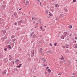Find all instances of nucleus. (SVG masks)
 Listing matches in <instances>:
<instances>
[{"label":"nucleus","instance_id":"9d476101","mask_svg":"<svg viewBox=\"0 0 77 77\" xmlns=\"http://www.w3.org/2000/svg\"><path fill=\"white\" fill-rule=\"evenodd\" d=\"M3 56L2 55V54H0V58H3Z\"/></svg>","mask_w":77,"mask_h":77},{"label":"nucleus","instance_id":"a19ab883","mask_svg":"<svg viewBox=\"0 0 77 77\" xmlns=\"http://www.w3.org/2000/svg\"><path fill=\"white\" fill-rule=\"evenodd\" d=\"M48 68H49L48 67H47V68H46V70L47 69H48Z\"/></svg>","mask_w":77,"mask_h":77},{"label":"nucleus","instance_id":"4468645a","mask_svg":"<svg viewBox=\"0 0 77 77\" xmlns=\"http://www.w3.org/2000/svg\"><path fill=\"white\" fill-rule=\"evenodd\" d=\"M40 51L41 52V53H42V48H40Z\"/></svg>","mask_w":77,"mask_h":77},{"label":"nucleus","instance_id":"39448f33","mask_svg":"<svg viewBox=\"0 0 77 77\" xmlns=\"http://www.w3.org/2000/svg\"><path fill=\"white\" fill-rule=\"evenodd\" d=\"M13 16L14 17H17V13L16 12L15 13L13 14Z\"/></svg>","mask_w":77,"mask_h":77},{"label":"nucleus","instance_id":"49530a36","mask_svg":"<svg viewBox=\"0 0 77 77\" xmlns=\"http://www.w3.org/2000/svg\"><path fill=\"white\" fill-rule=\"evenodd\" d=\"M19 66H20V67H21V65H22V64H20L19 65Z\"/></svg>","mask_w":77,"mask_h":77},{"label":"nucleus","instance_id":"13d9d810","mask_svg":"<svg viewBox=\"0 0 77 77\" xmlns=\"http://www.w3.org/2000/svg\"><path fill=\"white\" fill-rule=\"evenodd\" d=\"M69 36H72V34H70V35H69Z\"/></svg>","mask_w":77,"mask_h":77},{"label":"nucleus","instance_id":"a211bd4d","mask_svg":"<svg viewBox=\"0 0 77 77\" xmlns=\"http://www.w3.org/2000/svg\"><path fill=\"white\" fill-rule=\"evenodd\" d=\"M48 53H51V50H49L48 51Z\"/></svg>","mask_w":77,"mask_h":77},{"label":"nucleus","instance_id":"6e6552de","mask_svg":"<svg viewBox=\"0 0 77 77\" xmlns=\"http://www.w3.org/2000/svg\"><path fill=\"white\" fill-rule=\"evenodd\" d=\"M18 24L20 26V25H21V23L20 22V21H19L18 22Z\"/></svg>","mask_w":77,"mask_h":77},{"label":"nucleus","instance_id":"6ab92c4d","mask_svg":"<svg viewBox=\"0 0 77 77\" xmlns=\"http://www.w3.org/2000/svg\"><path fill=\"white\" fill-rule=\"evenodd\" d=\"M16 41V39H15V38L13 39L12 40V42H15Z\"/></svg>","mask_w":77,"mask_h":77},{"label":"nucleus","instance_id":"603ef678","mask_svg":"<svg viewBox=\"0 0 77 77\" xmlns=\"http://www.w3.org/2000/svg\"><path fill=\"white\" fill-rule=\"evenodd\" d=\"M45 29H43V30L42 31V32H43V31H45Z\"/></svg>","mask_w":77,"mask_h":77},{"label":"nucleus","instance_id":"bb28decb","mask_svg":"<svg viewBox=\"0 0 77 77\" xmlns=\"http://www.w3.org/2000/svg\"><path fill=\"white\" fill-rule=\"evenodd\" d=\"M14 25L15 26H17V23L16 22L15 23H14Z\"/></svg>","mask_w":77,"mask_h":77},{"label":"nucleus","instance_id":"c85d7f7f","mask_svg":"<svg viewBox=\"0 0 77 77\" xmlns=\"http://www.w3.org/2000/svg\"><path fill=\"white\" fill-rule=\"evenodd\" d=\"M40 29H41V30H42V26H40Z\"/></svg>","mask_w":77,"mask_h":77},{"label":"nucleus","instance_id":"ea45409f","mask_svg":"<svg viewBox=\"0 0 77 77\" xmlns=\"http://www.w3.org/2000/svg\"><path fill=\"white\" fill-rule=\"evenodd\" d=\"M17 67H18L19 68H20V66H17Z\"/></svg>","mask_w":77,"mask_h":77},{"label":"nucleus","instance_id":"c9c22d12","mask_svg":"<svg viewBox=\"0 0 77 77\" xmlns=\"http://www.w3.org/2000/svg\"><path fill=\"white\" fill-rule=\"evenodd\" d=\"M43 61H44V62H46V59H44L43 60Z\"/></svg>","mask_w":77,"mask_h":77},{"label":"nucleus","instance_id":"f3484780","mask_svg":"<svg viewBox=\"0 0 77 77\" xmlns=\"http://www.w3.org/2000/svg\"><path fill=\"white\" fill-rule=\"evenodd\" d=\"M2 73L3 75H6V73L4 72H2Z\"/></svg>","mask_w":77,"mask_h":77},{"label":"nucleus","instance_id":"5fc2aeb1","mask_svg":"<svg viewBox=\"0 0 77 77\" xmlns=\"http://www.w3.org/2000/svg\"><path fill=\"white\" fill-rule=\"evenodd\" d=\"M17 30H19V29H18V28H17Z\"/></svg>","mask_w":77,"mask_h":77},{"label":"nucleus","instance_id":"052dcab7","mask_svg":"<svg viewBox=\"0 0 77 77\" xmlns=\"http://www.w3.org/2000/svg\"><path fill=\"white\" fill-rule=\"evenodd\" d=\"M35 28H36L38 27V26H35Z\"/></svg>","mask_w":77,"mask_h":77},{"label":"nucleus","instance_id":"1a4fd4ad","mask_svg":"<svg viewBox=\"0 0 77 77\" xmlns=\"http://www.w3.org/2000/svg\"><path fill=\"white\" fill-rule=\"evenodd\" d=\"M55 7L56 8H59V5L58 4H56L55 5Z\"/></svg>","mask_w":77,"mask_h":77},{"label":"nucleus","instance_id":"7ed1b4c3","mask_svg":"<svg viewBox=\"0 0 77 77\" xmlns=\"http://www.w3.org/2000/svg\"><path fill=\"white\" fill-rule=\"evenodd\" d=\"M19 60L18 59H17L15 61L16 64V65H18V64H19Z\"/></svg>","mask_w":77,"mask_h":77},{"label":"nucleus","instance_id":"3c124183","mask_svg":"<svg viewBox=\"0 0 77 77\" xmlns=\"http://www.w3.org/2000/svg\"><path fill=\"white\" fill-rule=\"evenodd\" d=\"M55 20H57V21L58 20L57 19V17L55 19Z\"/></svg>","mask_w":77,"mask_h":77},{"label":"nucleus","instance_id":"de8ad7c7","mask_svg":"<svg viewBox=\"0 0 77 77\" xmlns=\"http://www.w3.org/2000/svg\"><path fill=\"white\" fill-rule=\"evenodd\" d=\"M75 39H77V37H75Z\"/></svg>","mask_w":77,"mask_h":77},{"label":"nucleus","instance_id":"5701e85b","mask_svg":"<svg viewBox=\"0 0 77 77\" xmlns=\"http://www.w3.org/2000/svg\"><path fill=\"white\" fill-rule=\"evenodd\" d=\"M20 21L21 23H23V20H20Z\"/></svg>","mask_w":77,"mask_h":77},{"label":"nucleus","instance_id":"8fccbe9b","mask_svg":"<svg viewBox=\"0 0 77 77\" xmlns=\"http://www.w3.org/2000/svg\"><path fill=\"white\" fill-rule=\"evenodd\" d=\"M66 48H69V47H68V46H66Z\"/></svg>","mask_w":77,"mask_h":77},{"label":"nucleus","instance_id":"423d86ee","mask_svg":"<svg viewBox=\"0 0 77 77\" xmlns=\"http://www.w3.org/2000/svg\"><path fill=\"white\" fill-rule=\"evenodd\" d=\"M59 18H63V14H60Z\"/></svg>","mask_w":77,"mask_h":77},{"label":"nucleus","instance_id":"20e7f679","mask_svg":"<svg viewBox=\"0 0 77 77\" xmlns=\"http://www.w3.org/2000/svg\"><path fill=\"white\" fill-rule=\"evenodd\" d=\"M13 58L12 57V55H10L9 56V60H12Z\"/></svg>","mask_w":77,"mask_h":77},{"label":"nucleus","instance_id":"338daca9","mask_svg":"<svg viewBox=\"0 0 77 77\" xmlns=\"http://www.w3.org/2000/svg\"><path fill=\"white\" fill-rule=\"evenodd\" d=\"M32 20H33V17H32Z\"/></svg>","mask_w":77,"mask_h":77},{"label":"nucleus","instance_id":"864d4df0","mask_svg":"<svg viewBox=\"0 0 77 77\" xmlns=\"http://www.w3.org/2000/svg\"><path fill=\"white\" fill-rule=\"evenodd\" d=\"M66 46H68V44H66Z\"/></svg>","mask_w":77,"mask_h":77},{"label":"nucleus","instance_id":"a18cd8bd","mask_svg":"<svg viewBox=\"0 0 77 77\" xmlns=\"http://www.w3.org/2000/svg\"><path fill=\"white\" fill-rule=\"evenodd\" d=\"M50 45H51V46H52V44H51L50 43Z\"/></svg>","mask_w":77,"mask_h":77},{"label":"nucleus","instance_id":"e2e57ef3","mask_svg":"<svg viewBox=\"0 0 77 77\" xmlns=\"http://www.w3.org/2000/svg\"><path fill=\"white\" fill-rule=\"evenodd\" d=\"M39 3H40V5H41V2H40Z\"/></svg>","mask_w":77,"mask_h":77},{"label":"nucleus","instance_id":"2f4dec72","mask_svg":"<svg viewBox=\"0 0 77 77\" xmlns=\"http://www.w3.org/2000/svg\"><path fill=\"white\" fill-rule=\"evenodd\" d=\"M44 66H47V65L46 64H44Z\"/></svg>","mask_w":77,"mask_h":77},{"label":"nucleus","instance_id":"4be33fe9","mask_svg":"<svg viewBox=\"0 0 77 77\" xmlns=\"http://www.w3.org/2000/svg\"><path fill=\"white\" fill-rule=\"evenodd\" d=\"M15 36H11V39H13V38H15Z\"/></svg>","mask_w":77,"mask_h":77},{"label":"nucleus","instance_id":"e433bc0d","mask_svg":"<svg viewBox=\"0 0 77 77\" xmlns=\"http://www.w3.org/2000/svg\"><path fill=\"white\" fill-rule=\"evenodd\" d=\"M12 63L13 65H14V61H12Z\"/></svg>","mask_w":77,"mask_h":77},{"label":"nucleus","instance_id":"c756f323","mask_svg":"<svg viewBox=\"0 0 77 77\" xmlns=\"http://www.w3.org/2000/svg\"><path fill=\"white\" fill-rule=\"evenodd\" d=\"M6 71H7L6 70H4V72L6 73Z\"/></svg>","mask_w":77,"mask_h":77},{"label":"nucleus","instance_id":"774afa93","mask_svg":"<svg viewBox=\"0 0 77 77\" xmlns=\"http://www.w3.org/2000/svg\"><path fill=\"white\" fill-rule=\"evenodd\" d=\"M75 61H76V62H77V60H75Z\"/></svg>","mask_w":77,"mask_h":77},{"label":"nucleus","instance_id":"b1692460","mask_svg":"<svg viewBox=\"0 0 77 77\" xmlns=\"http://www.w3.org/2000/svg\"><path fill=\"white\" fill-rule=\"evenodd\" d=\"M34 33V32H32L31 33V35L30 36H32V35H33V34Z\"/></svg>","mask_w":77,"mask_h":77},{"label":"nucleus","instance_id":"2eb2a0df","mask_svg":"<svg viewBox=\"0 0 77 77\" xmlns=\"http://www.w3.org/2000/svg\"><path fill=\"white\" fill-rule=\"evenodd\" d=\"M68 27L69 28V29H71V28L72 27V25H70Z\"/></svg>","mask_w":77,"mask_h":77},{"label":"nucleus","instance_id":"680f3d73","mask_svg":"<svg viewBox=\"0 0 77 77\" xmlns=\"http://www.w3.org/2000/svg\"><path fill=\"white\" fill-rule=\"evenodd\" d=\"M58 75H62V74H60H60H58Z\"/></svg>","mask_w":77,"mask_h":77},{"label":"nucleus","instance_id":"79ce46f5","mask_svg":"<svg viewBox=\"0 0 77 77\" xmlns=\"http://www.w3.org/2000/svg\"><path fill=\"white\" fill-rule=\"evenodd\" d=\"M69 38H67V41H69Z\"/></svg>","mask_w":77,"mask_h":77},{"label":"nucleus","instance_id":"cd10ccee","mask_svg":"<svg viewBox=\"0 0 77 77\" xmlns=\"http://www.w3.org/2000/svg\"><path fill=\"white\" fill-rule=\"evenodd\" d=\"M73 2H76V0H73Z\"/></svg>","mask_w":77,"mask_h":77},{"label":"nucleus","instance_id":"473e14b6","mask_svg":"<svg viewBox=\"0 0 77 77\" xmlns=\"http://www.w3.org/2000/svg\"><path fill=\"white\" fill-rule=\"evenodd\" d=\"M7 49H8V48H5L4 50H5V51H6V50H7Z\"/></svg>","mask_w":77,"mask_h":77},{"label":"nucleus","instance_id":"f8f14e48","mask_svg":"<svg viewBox=\"0 0 77 77\" xmlns=\"http://www.w3.org/2000/svg\"><path fill=\"white\" fill-rule=\"evenodd\" d=\"M64 36L63 35H62L61 37V39H64Z\"/></svg>","mask_w":77,"mask_h":77},{"label":"nucleus","instance_id":"ddd939ff","mask_svg":"<svg viewBox=\"0 0 77 77\" xmlns=\"http://www.w3.org/2000/svg\"><path fill=\"white\" fill-rule=\"evenodd\" d=\"M31 53L32 54H33V55H34V54H35V53H34L35 52L34 50H33L32 53V51H31Z\"/></svg>","mask_w":77,"mask_h":77},{"label":"nucleus","instance_id":"393cba45","mask_svg":"<svg viewBox=\"0 0 77 77\" xmlns=\"http://www.w3.org/2000/svg\"><path fill=\"white\" fill-rule=\"evenodd\" d=\"M65 11H66V12H68V9H67L66 8L65 9H64Z\"/></svg>","mask_w":77,"mask_h":77},{"label":"nucleus","instance_id":"58836bf2","mask_svg":"<svg viewBox=\"0 0 77 77\" xmlns=\"http://www.w3.org/2000/svg\"><path fill=\"white\" fill-rule=\"evenodd\" d=\"M34 56V55H31V57H33V56Z\"/></svg>","mask_w":77,"mask_h":77},{"label":"nucleus","instance_id":"4c0bfd02","mask_svg":"<svg viewBox=\"0 0 77 77\" xmlns=\"http://www.w3.org/2000/svg\"><path fill=\"white\" fill-rule=\"evenodd\" d=\"M68 62L70 63V65H71V63L70 62V61H69Z\"/></svg>","mask_w":77,"mask_h":77},{"label":"nucleus","instance_id":"69168bd1","mask_svg":"<svg viewBox=\"0 0 77 77\" xmlns=\"http://www.w3.org/2000/svg\"><path fill=\"white\" fill-rule=\"evenodd\" d=\"M46 26H44V27H46Z\"/></svg>","mask_w":77,"mask_h":77},{"label":"nucleus","instance_id":"37998d69","mask_svg":"<svg viewBox=\"0 0 77 77\" xmlns=\"http://www.w3.org/2000/svg\"><path fill=\"white\" fill-rule=\"evenodd\" d=\"M41 60H44V58H41Z\"/></svg>","mask_w":77,"mask_h":77},{"label":"nucleus","instance_id":"0eeeda50","mask_svg":"<svg viewBox=\"0 0 77 77\" xmlns=\"http://www.w3.org/2000/svg\"><path fill=\"white\" fill-rule=\"evenodd\" d=\"M4 60L5 62H8V59L7 58H5Z\"/></svg>","mask_w":77,"mask_h":77},{"label":"nucleus","instance_id":"412c9836","mask_svg":"<svg viewBox=\"0 0 77 77\" xmlns=\"http://www.w3.org/2000/svg\"><path fill=\"white\" fill-rule=\"evenodd\" d=\"M8 48H10L11 49L12 48L10 46V45H8Z\"/></svg>","mask_w":77,"mask_h":77},{"label":"nucleus","instance_id":"f03ea898","mask_svg":"<svg viewBox=\"0 0 77 77\" xmlns=\"http://www.w3.org/2000/svg\"><path fill=\"white\" fill-rule=\"evenodd\" d=\"M29 1H26V2L25 3V5L26 6H27V5H29Z\"/></svg>","mask_w":77,"mask_h":77},{"label":"nucleus","instance_id":"f704fd0d","mask_svg":"<svg viewBox=\"0 0 77 77\" xmlns=\"http://www.w3.org/2000/svg\"><path fill=\"white\" fill-rule=\"evenodd\" d=\"M66 52L67 53H69V51H66Z\"/></svg>","mask_w":77,"mask_h":77},{"label":"nucleus","instance_id":"a878e982","mask_svg":"<svg viewBox=\"0 0 77 77\" xmlns=\"http://www.w3.org/2000/svg\"><path fill=\"white\" fill-rule=\"evenodd\" d=\"M61 60H62V59H64V58L63 57V56L62 57V58H60Z\"/></svg>","mask_w":77,"mask_h":77},{"label":"nucleus","instance_id":"72a5a7b5","mask_svg":"<svg viewBox=\"0 0 77 77\" xmlns=\"http://www.w3.org/2000/svg\"><path fill=\"white\" fill-rule=\"evenodd\" d=\"M35 36H36V35L35 34H34L33 36V37H35Z\"/></svg>","mask_w":77,"mask_h":77},{"label":"nucleus","instance_id":"dca6fc26","mask_svg":"<svg viewBox=\"0 0 77 77\" xmlns=\"http://www.w3.org/2000/svg\"><path fill=\"white\" fill-rule=\"evenodd\" d=\"M48 71L49 72V73H50V72H51V70H50V69H49L48 70Z\"/></svg>","mask_w":77,"mask_h":77},{"label":"nucleus","instance_id":"0e129e2a","mask_svg":"<svg viewBox=\"0 0 77 77\" xmlns=\"http://www.w3.org/2000/svg\"><path fill=\"white\" fill-rule=\"evenodd\" d=\"M19 10H20V11H21V9L20 8Z\"/></svg>","mask_w":77,"mask_h":77},{"label":"nucleus","instance_id":"09e8293b","mask_svg":"<svg viewBox=\"0 0 77 77\" xmlns=\"http://www.w3.org/2000/svg\"><path fill=\"white\" fill-rule=\"evenodd\" d=\"M63 48H66L65 46H63Z\"/></svg>","mask_w":77,"mask_h":77},{"label":"nucleus","instance_id":"6e6d98bb","mask_svg":"<svg viewBox=\"0 0 77 77\" xmlns=\"http://www.w3.org/2000/svg\"><path fill=\"white\" fill-rule=\"evenodd\" d=\"M55 0H52V2H54V1H55Z\"/></svg>","mask_w":77,"mask_h":77},{"label":"nucleus","instance_id":"9b49d317","mask_svg":"<svg viewBox=\"0 0 77 77\" xmlns=\"http://www.w3.org/2000/svg\"><path fill=\"white\" fill-rule=\"evenodd\" d=\"M72 77H75V74L74 73H73L72 74Z\"/></svg>","mask_w":77,"mask_h":77},{"label":"nucleus","instance_id":"c03bdc74","mask_svg":"<svg viewBox=\"0 0 77 77\" xmlns=\"http://www.w3.org/2000/svg\"><path fill=\"white\" fill-rule=\"evenodd\" d=\"M35 1H37V2H40V1H39V0H35Z\"/></svg>","mask_w":77,"mask_h":77},{"label":"nucleus","instance_id":"f257e3e1","mask_svg":"<svg viewBox=\"0 0 77 77\" xmlns=\"http://www.w3.org/2000/svg\"><path fill=\"white\" fill-rule=\"evenodd\" d=\"M67 35H68V33H67L66 32H64L63 36H64V38H66V36H67Z\"/></svg>","mask_w":77,"mask_h":77},{"label":"nucleus","instance_id":"bf43d9fd","mask_svg":"<svg viewBox=\"0 0 77 77\" xmlns=\"http://www.w3.org/2000/svg\"><path fill=\"white\" fill-rule=\"evenodd\" d=\"M36 19L35 18L34 19V20H35V21L36 20Z\"/></svg>","mask_w":77,"mask_h":77},{"label":"nucleus","instance_id":"4d7b16f0","mask_svg":"<svg viewBox=\"0 0 77 77\" xmlns=\"http://www.w3.org/2000/svg\"><path fill=\"white\" fill-rule=\"evenodd\" d=\"M38 23H36V25H38Z\"/></svg>","mask_w":77,"mask_h":77},{"label":"nucleus","instance_id":"aec40b11","mask_svg":"<svg viewBox=\"0 0 77 77\" xmlns=\"http://www.w3.org/2000/svg\"><path fill=\"white\" fill-rule=\"evenodd\" d=\"M45 13L46 14H48V11L47 10H46L45 11Z\"/></svg>","mask_w":77,"mask_h":77},{"label":"nucleus","instance_id":"7c9ffc66","mask_svg":"<svg viewBox=\"0 0 77 77\" xmlns=\"http://www.w3.org/2000/svg\"><path fill=\"white\" fill-rule=\"evenodd\" d=\"M56 45H57V43H55L54 44V46H56Z\"/></svg>","mask_w":77,"mask_h":77}]
</instances>
